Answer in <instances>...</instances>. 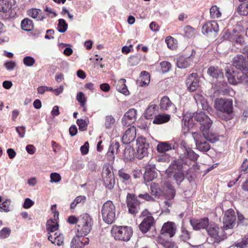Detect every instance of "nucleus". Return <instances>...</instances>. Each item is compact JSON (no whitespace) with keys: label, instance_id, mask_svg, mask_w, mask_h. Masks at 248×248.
<instances>
[{"label":"nucleus","instance_id":"nucleus-1","mask_svg":"<svg viewBox=\"0 0 248 248\" xmlns=\"http://www.w3.org/2000/svg\"><path fill=\"white\" fill-rule=\"evenodd\" d=\"M194 119L201 124L200 130L202 133L204 139L211 143H215L218 140L217 136L210 131L212 121L203 112L200 111L195 114Z\"/></svg>","mask_w":248,"mask_h":248},{"label":"nucleus","instance_id":"nucleus-2","mask_svg":"<svg viewBox=\"0 0 248 248\" xmlns=\"http://www.w3.org/2000/svg\"><path fill=\"white\" fill-rule=\"evenodd\" d=\"M214 106L221 119L228 121L232 118L233 106L232 99H217Z\"/></svg>","mask_w":248,"mask_h":248},{"label":"nucleus","instance_id":"nucleus-3","mask_svg":"<svg viewBox=\"0 0 248 248\" xmlns=\"http://www.w3.org/2000/svg\"><path fill=\"white\" fill-rule=\"evenodd\" d=\"M226 76L229 82L232 85L242 83L248 85V73H244L242 70H235L233 68L227 69Z\"/></svg>","mask_w":248,"mask_h":248},{"label":"nucleus","instance_id":"nucleus-4","mask_svg":"<svg viewBox=\"0 0 248 248\" xmlns=\"http://www.w3.org/2000/svg\"><path fill=\"white\" fill-rule=\"evenodd\" d=\"M111 234L116 240L127 242L133 234L131 227L127 226H113Z\"/></svg>","mask_w":248,"mask_h":248},{"label":"nucleus","instance_id":"nucleus-5","mask_svg":"<svg viewBox=\"0 0 248 248\" xmlns=\"http://www.w3.org/2000/svg\"><path fill=\"white\" fill-rule=\"evenodd\" d=\"M102 219L107 224H112L116 218V207L111 201L106 202L101 208Z\"/></svg>","mask_w":248,"mask_h":248},{"label":"nucleus","instance_id":"nucleus-6","mask_svg":"<svg viewBox=\"0 0 248 248\" xmlns=\"http://www.w3.org/2000/svg\"><path fill=\"white\" fill-rule=\"evenodd\" d=\"M184 169L182 164H179L175 161L170 165L166 170V173L169 177L173 178L177 184L180 185L185 179Z\"/></svg>","mask_w":248,"mask_h":248},{"label":"nucleus","instance_id":"nucleus-7","mask_svg":"<svg viewBox=\"0 0 248 248\" xmlns=\"http://www.w3.org/2000/svg\"><path fill=\"white\" fill-rule=\"evenodd\" d=\"M93 225L92 217L87 213L83 214L78 217V225L77 232L82 235H87L90 232Z\"/></svg>","mask_w":248,"mask_h":248},{"label":"nucleus","instance_id":"nucleus-8","mask_svg":"<svg viewBox=\"0 0 248 248\" xmlns=\"http://www.w3.org/2000/svg\"><path fill=\"white\" fill-rule=\"evenodd\" d=\"M223 228H219L214 224H210L207 228L208 234L213 239V242H219L227 237Z\"/></svg>","mask_w":248,"mask_h":248},{"label":"nucleus","instance_id":"nucleus-9","mask_svg":"<svg viewBox=\"0 0 248 248\" xmlns=\"http://www.w3.org/2000/svg\"><path fill=\"white\" fill-rule=\"evenodd\" d=\"M102 178L106 187L111 189L114 187L115 179L111 168L108 164H105L103 166Z\"/></svg>","mask_w":248,"mask_h":248},{"label":"nucleus","instance_id":"nucleus-10","mask_svg":"<svg viewBox=\"0 0 248 248\" xmlns=\"http://www.w3.org/2000/svg\"><path fill=\"white\" fill-rule=\"evenodd\" d=\"M235 220L236 217L234 210L231 209L228 210L225 213L223 219V229L227 231L232 229L235 225Z\"/></svg>","mask_w":248,"mask_h":248},{"label":"nucleus","instance_id":"nucleus-11","mask_svg":"<svg viewBox=\"0 0 248 248\" xmlns=\"http://www.w3.org/2000/svg\"><path fill=\"white\" fill-rule=\"evenodd\" d=\"M126 203L129 213L135 215L140 208V203L134 194L128 193L126 196Z\"/></svg>","mask_w":248,"mask_h":248},{"label":"nucleus","instance_id":"nucleus-12","mask_svg":"<svg viewBox=\"0 0 248 248\" xmlns=\"http://www.w3.org/2000/svg\"><path fill=\"white\" fill-rule=\"evenodd\" d=\"M192 137L195 141L197 149L203 152H206L210 149V144L205 141L202 135L198 132H193Z\"/></svg>","mask_w":248,"mask_h":248},{"label":"nucleus","instance_id":"nucleus-13","mask_svg":"<svg viewBox=\"0 0 248 248\" xmlns=\"http://www.w3.org/2000/svg\"><path fill=\"white\" fill-rule=\"evenodd\" d=\"M149 144L143 138H139L137 140V156L139 159H142L148 154Z\"/></svg>","mask_w":248,"mask_h":248},{"label":"nucleus","instance_id":"nucleus-14","mask_svg":"<svg viewBox=\"0 0 248 248\" xmlns=\"http://www.w3.org/2000/svg\"><path fill=\"white\" fill-rule=\"evenodd\" d=\"M198 157L199 155L189 148H185L184 154L180 155L182 164H184L188 165H190L191 161H195Z\"/></svg>","mask_w":248,"mask_h":248},{"label":"nucleus","instance_id":"nucleus-15","mask_svg":"<svg viewBox=\"0 0 248 248\" xmlns=\"http://www.w3.org/2000/svg\"><path fill=\"white\" fill-rule=\"evenodd\" d=\"M86 235H82L77 232V235L72 239L71 248H81L89 243V239L85 237Z\"/></svg>","mask_w":248,"mask_h":248},{"label":"nucleus","instance_id":"nucleus-16","mask_svg":"<svg viewBox=\"0 0 248 248\" xmlns=\"http://www.w3.org/2000/svg\"><path fill=\"white\" fill-rule=\"evenodd\" d=\"M232 64L236 70H242L244 73H248V63L244 57L242 55H237L233 59Z\"/></svg>","mask_w":248,"mask_h":248},{"label":"nucleus","instance_id":"nucleus-17","mask_svg":"<svg viewBox=\"0 0 248 248\" xmlns=\"http://www.w3.org/2000/svg\"><path fill=\"white\" fill-rule=\"evenodd\" d=\"M160 107L161 109L170 112L175 113L176 107L167 96H164L160 100Z\"/></svg>","mask_w":248,"mask_h":248},{"label":"nucleus","instance_id":"nucleus-18","mask_svg":"<svg viewBox=\"0 0 248 248\" xmlns=\"http://www.w3.org/2000/svg\"><path fill=\"white\" fill-rule=\"evenodd\" d=\"M137 110L134 108L129 109L124 115L122 119L124 125H129L136 120Z\"/></svg>","mask_w":248,"mask_h":248},{"label":"nucleus","instance_id":"nucleus-19","mask_svg":"<svg viewBox=\"0 0 248 248\" xmlns=\"http://www.w3.org/2000/svg\"><path fill=\"white\" fill-rule=\"evenodd\" d=\"M190 224L195 230L202 229H206L209 226V219L208 218L204 217L200 219H191L190 221Z\"/></svg>","mask_w":248,"mask_h":248},{"label":"nucleus","instance_id":"nucleus-20","mask_svg":"<svg viewBox=\"0 0 248 248\" xmlns=\"http://www.w3.org/2000/svg\"><path fill=\"white\" fill-rule=\"evenodd\" d=\"M186 85L187 89L190 92H194L197 90L199 86L197 74L192 73L189 76L186 80Z\"/></svg>","mask_w":248,"mask_h":248},{"label":"nucleus","instance_id":"nucleus-21","mask_svg":"<svg viewBox=\"0 0 248 248\" xmlns=\"http://www.w3.org/2000/svg\"><path fill=\"white\" fill-rule=\"evenodd\" d=\"M136 136V128L134 126H131L128 128L124 134L122 141L124 143L128 144L135 140Z\"/></svg>","mask_w":248,"mask_h":248},{"label":"nucleus","instance_id":"nucleus-22","mask_svg":"<svg viewBox=\"0 0 248 248\" xmlns=\"http://www.w3.org/2000/svg\"><path fill=\"white\" fill-rule=\"evenodd\" d=\"M176 226L173 222H167L165 223L161 230L162 234H168L170 237H173L176 232Z\"/></svg>","mask_w":248,"mask_h":248},{"label":"nucleus","instance_id":"nucleus-23","mask_svg":"<svg viewBox=\"0 0 248 248\" xmlns=\"http://www.w3.org/2000/svg\"><path fill=\"white\" fill-rule=\"evenodd\" d=\"M155 223L154 218L152 216H148L143 219L139 225L140 230L143 233L147 232Z\"/></svg>","mask_w":248,"mask_h":248},{"label":"nucleus","instance_id":"nucleus-24","mask_svg":"<svg viewBox=\"0 0 248 248\" xmlns=\"http://www.w3.org/2000/svg\"><path fill=\"white\" fill-rule=\"evenodd\" d=\"M218 31V24L214 21L206 23L203 25L202 28V32L203 34H207L212 31L217 33Z\"/></svg>","mask_w":248,"mask_h":248},{"label":"nucleus","instance_id":"nucleus-25","mask_svg":"<svg viewBox=\"0 0 248 248\" xmlns=\"http://www.w3.org/2000/svg\"><path fill=\"white\" fill-rule=\"evenodd\" d=\"M157 174L155 170V165H148L146 167V170L144 173V178L145 181L148 182L152 181L156 178Z\"/></svg>","mask_w":248,"mask_h":248},{"label":"nucleus","instance_id":"nucleus-26","mask_svg":"<svg viewBox=\"0 0 248 248\" xmlns=\"http://www.w3.org/2000/svg\"><path fill=\"white\" fill-rule=\"evenodd\" d=\"M48 239L52 243L58 246H61L63 244V236L59 232H56L50 234L48 236Z\"/></svg>","mask_w":248,"mask_h":248},{"label":"nucleus","instance_id":"nucleus-27","mask_svg":"<svg viewBox=\"0 0 248 248\" xmlns=\"http://www.w3.org/2000/svg\"><path fill=\"white\" fill-rule=\"evenodd\" d=\"M182 122L184 133H187L193 125V118H191L190 114H186L184 116Z\"/></svg>","mask_w":248,"mask_h":248},{"label":"nucleus","instance_id":"nucleus-28","mask_svg":"<svg viewBox=\"0 0 248 248\" xmlns=\"http://www.w3.org/2000/svg\"><path fill=\"white\" fill-rule=\"evenodd\" d=\"M28 15L37 21H43L45 16L42 15V11L39 9L32 8L27 12Z\"/></svg>","mask_w":248,"mask_h":248},{"label":"nucleus","instance_id":"nucleus-29","mask_svg":"<svg viewBox=\"0 0 248 248\" xmlns=\"http://www.w3.org/2000/svg\"><path fill=\"white\" fill-rule=\"evenodd\" d=\"M191 62V57L181 56L178 58L176 64L177 67L179 68H186L190 65Z\"/></svg>","mask_w":248,"mask_h":248},{"label":"nucleus","instance_id":"nucleus-30","mask_svg":"<svg viewBox=\"0 0 248 248\" xmlns=\"http://www.w3.org/2000/svg\"><path fill=\"white\" fill-rule=\"evenodd\" d=\"M170 119V116L168 114H162L155 115L153 120V124H160L168 122Z\"/></svg>","mask_w":248,"mask_h":248},{"label":"nucleus","instance_id":"nucleus-31","mask_svg":"<svg viewBox=\"0 0 248 248\" xmlns=\"http://www.w3.org/2000/svg\"><path fill=\"white\" fill-rule=\"evenodd\" d=\"M126 80L124 78L120 79L116 85V88L117 91L125 95L129 94V91L125 85Z\"/></svg>","mask_w":248,"mask_h":248},{"label":"nucleus","instance_id":"nucleus-32","mask_svg":"<svg viewBox=\"0 0 248 248\" xmlns=\"http://www.w3.org/2000/svg\"><path fill=\"white\" fill-rule=\"evenodd\" d=\"M46 229L48 231L49 234L53 233L54 232L58 229L59 225L57 220L55 218L54 219H50L46 222Z\"/></svg>","mask_w":248,"mask_h":248},{"label":"nucleus","instance_id":"nucleus-33","mask_svg":"<svg viewBox=\"0 0 248 248\" xmlns=\"http://www.w3.org/2000/svg\"><path fill=\"white\" fill-rule=\"evenodd\" d=\"M151 193L155 197H159L163 195V191L160 188L159 185L155 183H152L150 185Z\"/></svg>","mask_w":248,"mask_h":248},{"label":"nucleus","instance_id":"nucleus-34","mask_svg":"<svg viewBox=\"0 0 248 248\" xmlns=\"http://www.w3.org/2000/svg\"><path fill=\"white\" fill-rule=\"evenodd\" d=\"M158 107L156 105H151L147 108L145 113V117L148 119H151L156 113Z\"/></svg>","mask_w":248,"mask_h":248},{"label":"nucleus","instance_id":"nucleus-35","mask_svg":"<svg viewBox=\"0 0 248 248\" xmlns=\"http://www.w3.org/2000/svg\"><path fill=\"white\" fill-rule=\"evenodd\" d=\"M33 27L32 21L29 18H25L21 21V27L23 30L31 31L33 30Z\"/></svg>","mask_w":248,"mask_h":248},{"label":"nucleus","instance_id":"nucleus-36","mask_svg":"<svg viewBox=\"0 0 248 248\" xmlns=\"http://www.w3.org/2000/svg\"><path fill=\"white\" fill-rule=\"evenodd\" d=\"M207 73L214 78H217L222 75L221 70L218 67L215 66L210 67L207 70Z\"/></svg>","mask_w":248,"mask_h":248},{"label":"nucleus","instance_id":"nucleus-37","mask_svg":"<svg viewBox=\"0 0 248 248\" xmlns=\"http://www.w3.org/2000/svg\"><path fill=\"white\" fill-rule=\"evenodd\" d=\"M150 81V76L149 73L146 71H142L140 73V86H147Z\"/></svg>","mask_w":248,"mask_h":248},{"label":"nucleus","instance_id":"nucleus-38","mask_svg":"<svg viewBox=\"0 0 248 248\" xmlns=\"http://www.w3.org/2000/svg\"><path fill=\"white\" fill-rule=\"evenodd\" d=\"M12 201L9 199H6L3 201L1 204H0V211L2 212L7 213L12 210L11 206Z\"/></svg>","mask_w":248,"mask_h":248},{"label":"nucleus","instance_id":"nucleus-39","mask_svg":"<svg viewBox=\"0 0 248 248\" xmlns=\"http://www.w3.org/2000/svg\"><path fill=\"white\" fill-rule=\"evenodd\" d=\"M171 149L172 146L171 144L166 142H160L157 146V150L160 153H165Z\"/></svg>","mask_w":248,"mask_h":248},{"label":"nucleus","instance_id":"nucleus-40","mask_svg":"<svg viewBox=\"0 0 248 248\" xmlns=\"http://www.w3.org/2000/svg\"><path fill=\"white\" fill-rule=\"evenodd\" d=\"M210 14L211 18L213 19L218 18L221 16L219 8L216 5H213L211 7Z\"/></svg>","mask_w":248,"mask_h":248},{"label":"nucleus","instance_id":"nucleus-41","mask_svg":"<svg viewBox=\"0 0 248 248\" xmlns=\"http://www.w3.org/2000/svg\"><path fill=\"white\" fill-rule=\"evenodd\" d=\"M86 197L85 196H79L77 197L70 205L71 209H75L78 204H83L85 203Z\"/></svg>","mask_w":248,"mask_h":248},{"label":"nucleus","instance_id":"nucleus-42","mask_svg":"<svg viewBox=\"0 0 248 248\" xmlns=\"http://www.w3.org/2000/svg\"><path fill=\"white\" fill-rule=\"evenodd\" d=\"M124 157L126 160H131L134 157V149L130 146H127L124 151Z\"/></svg>","mask_w":248,"mask_h":248},{"label":"nucleus","instance_id":"nucleus-43","mask_svg":"<svg viewBox=\"0 0 248 248\" xmlns=\"http://www.w3.org/2000/svg\"><path fill=\"white\" fill-rule=\"evenodd\" d=\"M165 41L167 44L168 47L171 49H174L177 46V41L171 36H168L166 38Z\"/></svg>","mask_w":248,"mask_h":248},{"label":"nucleus","instance_id":"nucleus-44","mask_svg":"<svg viewBox=\"0 0 248 248\" xmlns=\"http://www.w3.org/2000/svg\"><path fill=\"white\" fill-rule=\"evenodd\" d=\"M68 25L63 19H60L58 20L57 29L61 33L65 32L67 29Z\"/></svg>","mask_w":248,"mask_h":248},{"label":"nucleus","instance_id":"nucleus-45","mask_svg":"<svg viewBox=\"0 0 248 248\" xmlns=\"http://www.w3.org/2000/svg\"><path fill=\"white\" fill-rule=\"evenodd\" d=\"M115 122V119L112 116H107L105 119V126L107 129H110L113 127Z\"/></svg>","mask_w":248,"mask_h":248},{"label":"nucleus","instance_id":"nucleus-46","mask_svg":"<svg viewBox=\"0 0 248 248\" xmlns=\"http://www.w3.org/2000/svg\"><path fill=\"white\" fill-rule=\"evenodd\" d=\"M11 230L9 228L4 227L0 231V239H4L8 238L11 233Z\"/></svg>","mask_w":248,"mask_h":248},{"label":"nucleus","instance_id":"nucleus-47","mask_svg":"<svg viewBox=\"0 0 248 248\" xmlns=\"http://www.w3.org/2000/svg\"><path fill=\"white\" fill-rule=\"evenodd\" d=\"M238 12L240 15L247 16L248 15V3L241 4L238 8Z\"/></svg>","mask_w":248,"mask_h":248},{"label":"nucleus","instance_id":"nucleus-48","mask_svg":"<svg viewBox=\"0 0 248 248\" xmlns=\"http://www.w3.org/2000/svg\"><path fill=\"white\" fill-rule=\"evenodd\" d=\"M180 237L184 241H186L190 238V234L187 230L182 227L181 228V234L180 235Z\"/></svg>","mask_w":248,"mask_h":248},{"label":"nucleus","instance_id":"nucleus-49","mask_svg":"<svg viewBox=\"0 0 248 248\" xmlns=\"http://www.w3.org/2000/svg\"><path fill=\"white\" fill-rule=\"evenodd\" d=\"M184 31L185 32V36L188 38L192 37L196 33L194 29L189 26L185 27Z\"/></svg>","mask_w":248,"mask_h":248},{"label":"nucleus","instance_id":"nucleus-50","mask_svg":"<svg viewBox=\"0 0 248 248\" xmlns=\"http://www.w3.org/2000/svg\"><path fill=\"white\" fill-rule=\"evenodd\" d=\"M23 63L27 66L31 67L35 62L34 59L31 56H26L23 60Z\"/></svg>","mask_w":248,"mask_h":248},{"label":"nucleus","instance_id":"nucleus-51","mask_svg":"<svg viewBox=\"0 0 248 248\" xmlns=\"http://www.w3.org/2000/svg\"><path fill=\"white\" fill-rule=\"evenodd\" d=\"M160 65L162 73H166L169 72L171 67V64L167 61H164L161 62L160 63Z\"/></svg>","mask_w":248,"mask_h":248},{"label":"nucleus","instance_id":"nucleus-52","mask_svg":"<svg viewBox=\"0 0 248 248\" xmlns=\"http://www.w3.org/2000/svg\"><path fill=\"white\" fill-rule=\"evenodd\" d=\"M77 100L82 107H84L86 102V98L82 92H79L77 93Z\"/></svg>","mask_w":248,"mask_h":248},{"label":"nucleus","instance_id":"nucleus-53","mask_svg":"<svg viewBox=\"0 0 248 248\" xmlns=\"http://www.w3.org/2000/svg\"><path fill=\"white\" fill-rule=\"evenodd\" d=\"M77 124L79 127L80 131H84L86 130L88 124L85 120L81 119H78L77 120Z\"/></svg>","mask_w":248,"mask_h":248},{"label":"nucleus","instance_id":"nucleus-54","mask_svg":"<svg viewBox=\"0 0 248 248\" xmlns=\"http://www.w3.org/2000/svg\"><path fill=\"white\" fill-rule=\"evenodd\" d=\"M119 147V143L116 141H113L109 146L108 152L115 155L117 154Z\"/></svg>","mask_w":248,"mask_h":248},{"label":"nucleus","instance_id":"nucleus-55","mask_svg":"<svg viewBox=\"0 0 248 248\" xmlns=\"http://www.w3.org/2000/svg\"><path fill=\"white\" fill-rule=\"evenodd\" d=\"M138 197L139 198L144 200L147 202H154L155 201L154 198L152 197L147 192L144 193H140L138 194Z\"/></svg>","mask_w":248,"mask_h":248},{"label":"nucleus","instance_id":"nucleus-56","mask_svg":"<svg viewBox=\"0 0 248 248\" xmlns=\"http://www.w3.org/2000/svg\"><path fill=\"white\" fill-rule=\"evenodd\" d=\"M159 243L165 248H176L175 246L174 243L171 241L165 240H160Z\"/></svg>","mask_w":248,"mask_h":248},{"label":"nucleus","instance_id":"nucleus-57","mask_svg":"<svg viewBox=\"0 0 248 248\" xmlns=\"http://www.w3.org/2000/svg\"><path fill=\"white\" fill-rule=\"evenodd\" d=\"M50 182L51 183H58L61 180V176L56 172L51 173L50 175Z\"/></svg>","mask_w":248,"mask_h":248},{"label":"nucleus","instance_id":"nucleus-58","mask_svg":"<svg viewBox=\"0 0 248 248\" xmlns=\"http://www.w3.org/2000/svg\"><path fill=\"white\" fill-rule=\"evenodd\" d=\"M16 130L20 138H23L24 137L26 132V128L25 126H17L16 128Z\"/></svg>","mask_w":248,"mask_h":248},{"label":"nucleus","instance_id":"nucleus-59","mask_svg":"<svg viewBox=\"0 0 248 248\" xmlns=\"http://www.w3.org/2000/svg\"><path fill=\"white\" fill-rule=\"evenodd\" d=\"M34 202L30 198L25 199L23 207L25 209H29L31 208L34 204Z\"/></svg>","mask_w":248,"mask_h":248},{"label":"nucleus","instance_id":"nucleus-60","mask_svg":"<svg viewBox=\"0 0 248 248\" xmlns=\"http://www.w3.org/2000/svg\"><path fill=\"white\" fill-rule=\"evenodd\" d=\"M44 11L47 12V16L52 18L55 17L57 16V14L54 10L50 7L46 6L44 9Z\"/></svg>","mask_w":248,"mask_h":248},{"label":"nucleus","instance_id":"nucleus-61","mask_svg":"<svg viewBox=\"0 0 248 248\" xmlns=\"http://www.w3.org/2000/svg\"><path fill=\"white\" fill-rule=\"evenodd\" d=\"M16 66L15 62L13 61H9L4 63V66L7 70L11 71L14 70Z\"/></svg>","mask_w":248,"mask_h":248},{"label":"nucleus","instance_id":"nucleus-62","mask_svg":"<svg viewBox=\"0 0 248 248\" xmlns=\"http://www.w3.org/2000/svg\"><path fill=\"white\" fill-rule=\"evenodd\" d=\"M2 4L8 8L10 10L15 4L14 0H2Z\"/></svg>","mask_w":248,"mask_h":248},{"label":"nucleus","instance_id":"nucleus-63","mask_svg":"<svg viewBox=\"0 0 248 248\" xmlns=\"http://www.w3.org/2000/svg\"><path fill=\"white\" fill-rule=\"evenodd\" d=\"M89 145L88 142H86L83 145L80 147V151L83 155H86L89 152Z\"/></svg>","mask_w":248,"mask_h":248},{"label":"nucleus","instance_id":"nucleus-64","mask_svg":"<svg viewBox=\"0 0 248 248\" xmlns=\"http://www.w3.org/2000/svg\"><path fill=\"white\" fill-rule=\"evenodd\" d=\"M241 171L247 173L248 172V160H245L243 161L241 167Z\"/></svg>","mask_w":248,"mask_h":248}]
</instances>
